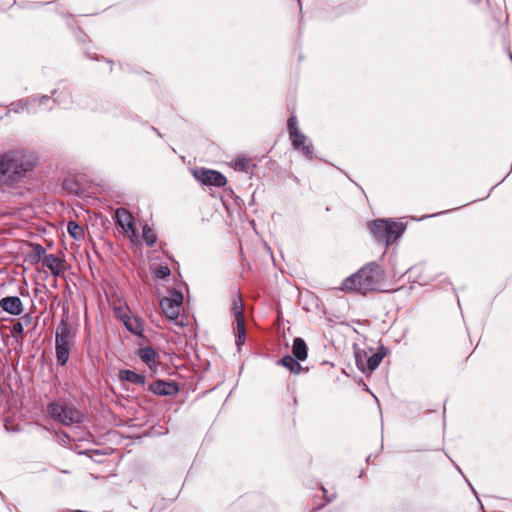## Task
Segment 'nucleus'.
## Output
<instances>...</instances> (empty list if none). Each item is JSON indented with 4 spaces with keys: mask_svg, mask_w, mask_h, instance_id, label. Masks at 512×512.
I'll list each match as a JSON object with an SVG mask.
<instances>
[{
    "mask_svg": "<svg viewBox=\"0 0 512 512\" xmlns=\"http://www.w3.org/2000/svg\"><path fill=\"white\" fill-rule=\"evenodd\" d=\"M119 378L121 381L130 382L139 386H144L146 382V378L144 375L138 374L128 369L120 370Z\"/></svg>",
    "mask_w": 512,
    "mask_h": 512,
    "instance_id": "nucleus-16",
    "label": "nucleus"
},
{
    "mask_svg": "<svg viewBox=\"0 0 512 512\" xmlns=\"http://www.w3.org/2000/svg\"><path fill=\"white\" fill-rule=\"evenodd\" d=\"M67 231H68L69 235L75 240H80L84 237L83 228L75 221L68 222Z\"/></svg>",
    "mask_w": 512,
    "mask_h": 512,
    "instance_id": "nucleus-22",
    "label": "nucleus"
},
{
    "mask_svg": "<svg viewBox=\"0 0 512 512\" xmlns=\"http://www.w3.org/2000/svg\"><path fill=\"white\" fill-rule=\"evenodd\" d=\"M125 328L136 336H143L145 324L141 317L136 315H129L123 322Z\"/></svg>",
    "mask_w": 512,
    "mask_h": 512,
    "instance_id": "nucleus-14",
    "label": "nucleus"
},
{
    "mask_svg": "<svg viewBox=\"0 0 512 512\" xmlns=\"http://www.w3.org/2000/svg\"><path fill=\"white\" fill-rule=\"evenodd\" d=\"M231 311L235 317L234 334L236 337V345L242 346L246 341L244 304L240 294H236L231 302Z\"/></svg>",
    "mask_w": 512,
    "mask_h": 512,
    "instance_id": "nucleus-6",
    "label": "nucleus"
},
{
    "mask_svg": "<svg viewBox=\"0 0 512 512\" xmlns=\"http://www.w3.org/2000/svg\"><path fill=\"white\" fill-rule=\"evenodd\" d=\"M386 355V351L383 347H381L376 353L372 354L366 363V367H360L363 372H372L374 371L382 362L384 356Z\"/></svg>",
    "mask_w": 512,
    "mask_h": 512,
    "instance_id": "nucleus-17",
    "label": "nucleus"
},
{
    "mask_svg": "<svg viewBox=\"0 0 512 512\" xmlns=\"http://www.w3.org/2000/svg\"><path fill=\"white\" fill-rule=\"evenodd\" d=\"M183 303V294L180 291L172 290L169 297H165L160 301V307L164 315L170 320H176L181 311Z\"/></svg>",
    "mask_w": 512,
    "mask_h": 512,
    "instance_id": "nucleus-7",
    "label": "nucleus"
},
{
    "mask_svg": "<svg viewBox=\"0 0 512 512\" xmlns=\"http://www.w3.org/2000/svg\"><path fill=\"white\" fill-rule=\"evenodd\" d=\"M36 166L33 154L24 150H11L0 156V183L12 185L23 179Z\"/></svg>",
    "mask_w": 512,
    "mask_h": 512,
    "instance_id": "nucleus-1",
    "label": "nucleus"
},
{
    "mask_svg": "<svg viewBox=\"0 0 512 512\" xmlns=\"http://www.w3.org/2000/svg\"><path fill=\"white\" fill-rule=\"evenodd\" d=\"M113 312L115 317L119 318L122 322L131 314L128 305L121 300L113 302Z\"/></svg>",
    "mask_w": 512,
    "mask_h": 512,
    "instance_id": "nucleus-21",
    "label": "nucleus"
},
{
    "mask_svg": "<svg viewBox=\"0 0 512 512\" xmlns=\"http://www.w3.org/2000/svg\"><path fill=\"white\" fill-rule=\"evenodd\" d=\"M116 223L132 242L137 238L133 215L125 208H118L115 212Z\"/></svg>",
    "mask_w": 512,
    "mask_h": 512,
    "instance_id": "nucleus-8",
    "label": "nucleus"
},
{
    "mask_svg": "<svg viewBox=\"0 0 512 512\" xmlns=\"http://www.w3.org/2000/svg\"><path fill=\"white\" fill-rule=\"evenodd\" d=\"M287 124H288L289 135L295 134L300 131L297 126V118L295 115H292L289 117Z\"/></svg>",
    "mask_w": 512,
    "mask_h": 512,
    "instance_id": "nucleus-26",
    "label": "nucleus"
},
{
    "mask_svg": "<svg viewBox=\"0 0 512 512\" xmlns=\"http://www.w3.org/2000/svg\"><path fill=\"white\" fill-rule=\"evenodd\" d=\"M334 497H335L334 495L332 497H327L326 503L331 502Z\"/></svg>",
    "mask_w": 512,
    "mask_h": 512,
    "instance_id": "nucleus-28",
    "label": "nucleus"
},
{
    "mask_svg": "<svg viewBox=\"0 0 512 512\" xmlns=\"http://www.w3.org/2000/svg\"><path fill=\"white\" fill-rule=\"evenodd\" d=\"M32 248H33V253H34L36 262H39V261L43 262L44 256L48 255V254H46L45 248L40 244H33Z\"/></svg>",
    "mask_w": 512,
    "mask_h": 512,
    "instance_id": "nucleus-25",
    "label": "nucleus"
},
{
    "mask_svg": "<svg viewBox=\"0 0 512 512\" xmlns=\"http://www.w3.org/2000/svg\"><path fill=\"white\" fill-rule=\"evenodd\" d=\"M289 136L292 145L296 150L301 152L308 159L313 158V145L308 142L307 137L303 133L299 131Z\"/></svg>",
    "mask_w": 512,
    "mask_h": 512,
    "instance_id": "nucleus-10",
    "label": "nucleus"
},
{
    "mask_svg": "<svg viewBox=\"0 0 512 512\" xmlns=\"http://www.w3.org/2000/svg\"><path fill=\"white\" fill-rule=\"evenodd\" d=\"M299 361L300 360H297L295 357L286 355L278 361V364L287 368L291 373L299 374L302 370Z\"/></svg>",
    "mask_w": 512,
    "mask_h": 512,
    "instance_id": "nucleus-19",
    "label": "nucleus"
},
{
    "mask_svg": "<svg viewBox=\"0 0 512 512\" xmlns=\"http://www.w3.org/2000/svg\"><path fill=\"white\" fill-rule=\"evenodd\" d=\"M384 280V271L375 262H369L357 272L343 280L340 289L345 292H355L366 295L380 290Z\"/></svg>",
    "mask_w": 512,
    "mask_h": 512,
    "instance_id": "nucleus-2",
    "label": "nucleus"
},
{
    "mask_svg": "<svg viewBox=\"0 0 512 512\" xmlns=\"http://www.w3.org/2000/svg\"><path fill=\"white\" fill-rule=\"evenodd\" d=\"M232 166L237 171L249 172L255 165L251 158L242 155L233 160Z\"/></svg>",
    "mask_w": 512,
    "mask_h": 512,
    "instance_id": "nucleus-20",
    "label": "nucleus"
},
{
    "mask_svg": "<svg viewBox=\"0 0 512 512\" xmlns=\"http://www.w3.org/2000/svg\"><path fill=\"white\" fill-rule=\"evenodd\" d=\"M292 353L297 360L304 361L307 358L308 349L305 341L297 337L293 341Z\"/></svg>",
    "mask_w": 512,
    "mask_h": 512,
    "instance_id": "nucleus-18",
    "label": "nucleus"
},
{
    "mask_svg": "<svg viewBox=\"0 0 512 512\" xmlns=\"http://www.w3.org/2000/svg\"><path fill=\"white\" fill-rule=\"evenodd\" d=\"M47 414L51 419L65 426L80 423L83 416L73 404L60 399L47 405Z\"/></svg>",
    "mask_w": 512,
    "mask_h": 512,
    "instance_id": "nucleus-5",
    "label": "nucleus"
},
{
    "mask_svg": "<svg viewBox=\"0 0 512 512\" xmlns=\"http://www.w3.org/2000/svg\"><path fill=\"white\" fill-rule=\"evenodd\" d=\"M0 307L11 315H20L23 312V304L19 297L8 296L0 300Z\"/></svg>",
    "mask_w": 512,
    "mask_h": 512,
    "instance_id": "nucleus-12",
    "label": "nucleus"
},
{
    "mask_svg": "<svg viewBox=\"0 0 512 512\" xmlns=\"http://www.w3.org/2000/svg\"><path fill=\"white\" fill-rule=\"evenodd\" d=\"M138 356L140 359L150 368V369H156L158 365V354L156 350L152 347H144L139 349Z\"/></svg>",
    "mask_w": 512,
    "mask_h": 512,
    "instance_id": "nucleus-15",
    "label": "nucleus"
},
{
    "mask_svg": "<svg viewBox=\"0 0 512 512\" xmlns=\"http://www.w3.org/2000/svg\"><path fill=\"white\" fill-rule=\"evenodd\" d=\"M171 271L168 266L160 265L154 269V275L158 279H165L170 276Z\"/></svg>",
    "mask_w": 512,
    "mask_h": 512,
    "instance_id": "nucleus-24",
    "label": "nucleus"
},
{
    "mask_svg": "<svg viewBox=\"0 0 512 512\" xmlns=\"http://www.w3.org/2000/svg\"><path fill=\"white\" fill-rule=\"evenodd\" d=\"M149 390L156 395L172 396L179 392V387L174 382L157 380L150 385Z\"/></svg>",
    "mask_w": 512,
    "mask_h": 512,
    "instance_id": "nucleus-11",
    "label": "nucleus"
},
{
    "mask_svg": "<svg viewBox=\"0 0 512 512\" xmlns=\"http://www.w3.org/2000/svg\"><path fill=\"white\" fill-rule=\"evenodd\" d=\"M324 505H325V504H321V505L317 506V508H316V509L318 510V509L322 508Z\"/></svg>",
    "mask_w": 512,
    "mask_h": 512,
    "instance_id": "nucleus-31",
    "label": "nucleus"
},
{
    "mask_svg": "<svg viewBox=\"0 0 512 512\" xmlns=\"http://www.w3.org/2000/svg\"><path fill=\"white\" fill-rule=\"evenodd\" d=\"M43 266L51 271L55 276H61L64 274V260L54 254H48L43 258Z\"/></svg>",
    "mask_w": 512,
    "mask_h": 512,
    "instance_id": "nucleus-13",
    "label": "nucleus"
},
{
    "mask_svg": "<svg viewBox=\"0 0 512 512\" xmlns=\"http://www.w3.org/2000/svg\"><path fill=\"white\" fill-rule=\"evenodd\" d=\"M367 227L374 241L386 249L403 235L406 228L402 222L393 219H375L369 221Z\"/></svg>",
    "mask_w": 512,
    "mask_h": 512,
    "instance_id": "nucleus-3",
    "label": "nucleus"
},
{
    "mask_svg": "<svg viewBox=\"0 0 512 512\" xmlns=\"http://www.w3.org/2000/svg\"><path fill=\"white\" fill-rule=\"evenodd\" d=\"M24 331V327L21 322H16L12 326V334L13 335H21Z\"/></svg>",
    "mask_w": 512,
    "mask_h": 512,
    "instance_id": "nucleus-27",
    "label": "nucleus"
},
{
    "mask_svg": "<svg viewBox=\"0 0 512 512\" xmlns=\"http://www.w3.org/2000/svg\"><path fill=\"white\" fill-rule=\"evenodd\" d=\"M77 330L71 326L67 318H63L55 333V354L57 363L66 365L70 352L75 346Z\"/></svg>",
    "mask_w": 512,
    "mask_h": 512,
    "instance_id": "nucleus-4",
    "label": "nucleus"
},
{
    "mask_svg": "<svg viewBox=\"0 0 512 512\" xmlns=\"http://www.w3.org/2000/svg\"><path fill=\"white\" fill-rule=\"evenodd\" d=\"M321 490L323 491L324 496L327 497L326 496L327 490L324 487H322Z\"/></svg>",
    "mask_w": 512,
    "mask_h": 512,
    "instance_id": "nucleus-29",
    "label": "nucleus"
},
{
    "mask_svg": "<svg viewBox=\"0 0 512 512\" xmlns=\"http://www.w3.org/2000/svg\"><path fill=\"white\" fill-rule=\"evenodd\" d=\"M45 100H48V97H47V96H43V97L41 98V102H42V101H45Z\"/></svg>",
    "mask_w": 512,
    "mask_h": 512,
    "instance_id": "nucleus-30",
    "label": "nucleus"
},
{
    "mask_svg": "<svg viewBox=\"0 0 512 512\" xmlns=\"http://www.w3.org/2000/svg\"><path fill=\"white\" fill-rule=\"evenodd\" d=\"M197 179L204 185L223 187L227 180L226 177L215 170L201 169L196 173Z\"/></svg>",
    "mask_w": 512,
    "mask_h": 512,
    "instance_id": "nucleus-9",
    "label": "nucleus"
},
{
    "mask_svg": "<svg viewBox=\"0 0 512 512\" xmlns=\"http://www.w3.org/2000/svg\"><path fill=\"white\" fill-rule=\"evenodd\" d=\"M142 238L146 245L149 247H152L157 241L156 234L154 233L152 228H150V226H148L147 224L143 226Z\"/></svg>",
    "mask_w": 512,
    "mask_h": 512,
    "instance_id": "nucleus-23",
    "label": "nucleus"
}]
</instances>
